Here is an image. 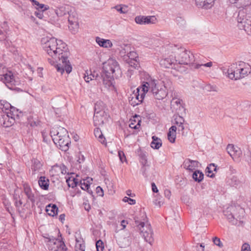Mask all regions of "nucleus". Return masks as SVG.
<instances>
[{
    "label": "nucleus",
    "instance_id": "obj_1",
    "mask_svg": "<svg viewBox=\"0 0 251 251\" xmlns=\"http://www.w3.org/2000/svg\"><path fill=\"white\" fill-rule=\"evenodd\" d=\"M41 43L45 51L52 57L48 58L49 62L55 66L58 72L62 74L64 71L67 74L72 72V67L68 60L69 52L65 43L48 36L43 37Z\"/></svg>",
    "mask_w": 251,
    "mask_h": 251
},
{
    "label": "nucleus",
    "instance_id": "obj_2",
    "mask_svg": "<svg viewBox=\"0 0 251 251\" xmlns=\"http://www.w3.org/2000/svg\"><path fill=\"white\" fill-rule=\"evenodd\" d=\"M122 71L118 62L113 58H110L103 63L102 71L99 75L98 73L87 70L84 74V79L86 82L96 79L100 84H102L108 89H115L113 85L114 78L122 76Z\"/></svg>",
    "mask_w": 251,
    "mask_h": 251
},
{
    "label": "nucleus",
    "instance_id": "obj_3",
    "mask_svg": "<svg viewBox=\"0 0 251 251\" xmlns=\"http://www.w3.org/2000/svg\"><path fill=\"white\" fill-rule=\"evenodd\" d=\"M142 91L151 93L154 98L161 100L165 98L167 95L166 88L165 85L157 80L149 79L144 82L142 85Z\"/></svg>",
    "mask_w": 251,
    "mask_h": 251
},
{
    "label": "nucleus",
    "instance_id": "obj_4",
    "mask_svg": "<svg viewBox=\"0 0 251 251\" xmlns=\"http://www.w3.org/2000/svg\"><path fill=\"white\" fill-rule=\"evenodd\" d=\"M140 217L134 218L135 223L141 236L145 241L151 245L153 242V232L151 226L147 221V218L145 212L140 213Z\"/></svg>",
    "mask_w": 251,
    "mask_h": 251
},
{
    "label": "nucleus",
    "instance_id": "obj_5",
    "mask_svg": "<svg viewBox=\"0 0 251 251\" xmlns=\"http://www.w3.org/2000/svg\"><path fill=\"white\" fill-rule=\"evenodd\" d=\"M50 135L55 144L60 147L62 151H66L71 143L67 130L61 126L53 127L50 131Z\"/></svg>",
    "mask_w": 251,
    "mask_h": 251
},
{
    "label": "nucleus",
    "instance_id": "obj_6",
    "mask_svg": "<svg viewBox=\"0 0 251 251\" xmlns=\"http://www.w3.org/2000/svg\"><path fill=\"white\" fill-rule=\"evenodd\" d=\"M244 210L240 206L231 205L224 210V216L231 225L242 226L244 216Z\"/></svg>",
    "mask_w": 251,
    "mask_h": 251
},
{
    "label": "nucleus",
    "instance_id": "obj_7",
    "mask_svg": "<svg viewBox=\"0 0 251 251\" xmlns=\"http://www.w3.org/2000/svg\"><path fill=\"white\" fill-rule=\"evenodd\" d=\"M250 69L245 62L240 61L230 65L227 69V76L232 80H238L247 76Z\"/></svg>",
    "mask_w": 251,
    "mask_h": 251
},
{
    "label": "nucleus",
    "instance_id": "obj_8",
    "mask_svg": "<svg viewBox=\"0 0 251 251\" xmlns=\"http://www.w3.org/2000/svg\"><path fill=\"white\" fill-rule=\"evenodd\" d=\"M20 112L16 108H12L11 112L7 113L2 116L0 122L3 126L8 127L12 126L15 122L16 118L19 117Z\"/></svg>",
    "mask_w": 251,
    "mask_h": 251
},
{
    "label": "nucleus",
    "instance_id": "obj_9",
    "mask_svg": "<svg viewBox=\"0 0 251 251\" xmlns=\"http://www.w3.org/2000/svg\"><path fill=\"white\" fill-rule=\"evenodd\" d=\"M251 13H247L245 11L240 10L237 18V26L241 30H244L249 25V23L251 22Z\"/></svg>",
    "mask_w": 251,
    "mask_h": 251
},
{
    "label": "nucleus",
    "instance_id": "obj_10",
    "mask_svg": "<svg viewBox=\"0 0 251 251\" xmlns=\"http://www.w3.org/2000/svg\"><path fill=\"white\" fill-rule=\"evenodd\" d=\"M145 94V92L142 91L140 92V88L139 87L137 88L129 97L130 104L133 106L140 104L142 102Z\"/></svg>",
    "mask_w": 251,
    "mask_h": 251
},
{
    "label": "nucleus",
    "instance_id": "obj_11",
    "mask_svg": "<svg viewBox=\"0 0 251 251\" xmlns=\"http://www.w3.org/2000/svg\"><path fill=\"white\" fill-rule=\"evenodd\" d=\"M45 241L47 244V246L48 248V249L52 251L54 250H57L59 248H60L61 247H65V243L64 242L62 241L61 239H56L52 236H48V237H45Z\"/></svg>",
    "mask_w": 251,
    "mask_h": 251
},
{
    "label": "nucleus",
    "instance_id": "obj_12",
    "mask_svg": "<svg viewBox=\"0 0 251 251\" xmlns=\"http://www.w3.org/2000/svg\"><path fill=\"white\" fill-rule=\"evenodd\" d=\"M0 80L2 81L10 89H12L13 86H15L18 84L11 71H8L6 69L5 73H3L0 75Z\"/></svg>",
    "mask_w": 251,
    "mask_h": 251
},
{
    "label": "nucleus",
    "instance_id": "obj_13",
    "mask_svg": "<svg viewBox=\"0 0 251 251\" xmlns=\"http://www.w3.org/2000/svg\"><path fill=\"white\" fill-rule=\"evenodd\" d=\"M157 21V19L154 16L139 15L135 18V23L140 25L155 24Z\"/></svg>",
    "mask_w": 251,
    "mask_h": 251
},
{
    "label": "nucleus",
    "instance_id": "obj_14",
    "mask_svg": "<svg viewBox=\"0 0 251 251\" xmlns=\"http://www.w3.org/2000/svg\"><path fill=\"white\" fill-rule=\"evenodd\" d=\"M226 150L228 153L235 161H238L242 156V153L241 149L233 145H228L226 147Z\"/></svg>",
    "mask_w": 251,
    "mask_h": 251
},
{
    "label": "nucleus",
    "instance_id": "obj_15",
    "mask_svg": "<svg viewBox=\"0 0 251 251\" xmlns=\"http://www.w3.org/2000/svg\"><path fill=\"white\" fill-rule=\"evenodd\" d=\"M177 60L173 55L162 58L160 61V65L165 68H174L176 67Z\"/></svg>",
    "mask_w": 251,
    "mask_h": 251
},
{
    "label": "nucleus",
    "instance_id": "obj_16",
    "mask_svg": "<svg viewBox=\"0 0 251 251\" xmlns=\"http://www.w3.org/2000/svg\"><path fill=\"white\" fill-rule=\"evenodd\" d=\"M195 61V60H194ZM213 65V63L211 61L208 62L206 63H199L198 62H194L192 63L189 62V68L191 70L192 69H197L199 70V71H208L209 70V69L205 70L204 69V68H211Z\"/></svg>",
    "mask_w": 251,
    "mask_h": 251
},
{
    "label": "nucleus",
    "instance_id": "obj_17",
    "mask_svg": "<svg viewBox=\"0 0 251 251\" xmlns=\"http://www.w3.org/2000/svg\"><path fill=\"white\" fill-rule=\"evenodd\" d=\"M132 241V237L130 233H128L126 236H121L118 238L117 243L120 248H125L131 244Z\"/></svg>",
    "mask_w": 251,
    "mask_h": 251
},
{
    "label": "nucleus",
    "instance_id": "obj_18",
    "mask_svg": "<svg viewBox=\"0 0 251 251\" xmlns=\"http://www.w3.org/2000/svg\"><path fill=\"white\" fill-rule=\"evenodd\" d=\"M23 187L24 192L27 197V202L30 201L32 204H34L35 196L30 187L27 184H24Z\"/></svg>",
    "mask_w": 251,
    "mask_h": 251
},
{
    "label": "nucleus",
    "instance_id": "obj_19",
    "mask_svg": "<svg viewBox=\"0 0 251 251\" xmlns=\"http://www.w3.org/2000/svg\"><path fill=\"white\" fill-rule=\"evenodd\" d=\"M215 0H195L196 6L199 8L208 9L211 8Z\"/></svg>",
    "mask_w": 251,
    "mask_h": 251
},
{
    "label": "nucleus",
    "instance_id": "obj_20",
    "mask_svg": "<svg viewBox=\"0 0 251 251\" xmlns=\"http://www.w3.org/2000/svg\"><path fill=\"white\" fill-rule=\"evenodd\" d=\"M179 56L177 57V62L179 64L188 65L187 50L185 49L181 48L178 49Z\"/></svg>",
    "mask_w": 251,
    "mask_h": 251
},
{
    "label": "nucleus",
    "instance_id": "obj_21",
    "mask_svg": "<svg viewBox=\"0 0 251 251\" xmlns=\"http://www.w3.org/2000/svg\"><path fill=\"white\" fill-rule=\"evenodd\" d=\"M93 179L92 178L87 177L86 179H83L79 181V185L81 188L83 190H87L88 193H92V191L89 190V188L90 184L92 183Z\"/></svg>",
    "mask_w": 251,
    "mask_h": 251
},
{
    "label": "nucleus",
    "instance_id": "obj_22",
    "mask_svg": "<svg viewBox=\"0 0 251 251\" xmlns=\"http://www.w3.org/2000/svg\"><path fill=\"white\" fill-rule=\"evenodd\" d=\"M70 8V7L68 5H62L57 7L55 10V12L57 16L62 17L67 14H69V12L71 11Z\"/></svg>",
    "mask_w": 251,
    "mask_h": 251
},
{
    "label": "nucleus",
    "instance_id": "obj_23",
    "mask_svg": "<svg viewBox=\"0 0 251 251\" xmlns=\"http://www.w3.org/2000/svg\"><path fill=\"white\" fill-rule=\"evenodd\" d=\"M96 41L100 47L103 48H111L113 46L111 41L108 39H104L97 37L96 38Z\"/></svg>",
    "mask_w": 251,
    "mask_h": 251
},
{
    "label": "nucleus",
    "instance_id": "obj_24",
    "mask_svg": "<svg viewBox=\"0 0 251 251\" xmlns=\"http://www.w3.org/2000/svg\"><path fill=\"white\" fill-rule=\"evenodd\" d=\"M12 108H15L12 106L9 102L4 100H0V109L6 114L7 113L11 112Z\"/></svg>",
    "mask_w": 251,
    "mask_h": 251
},
{
    "label": "nucleus",
    "instance_id": "obj_25",
    "mask_svg": "<svg viewBox=\"0 0 251 251\" xmlns=\"http://www.w3.org/2000/svg\"><path fill=\"white\" fill-rule=\"evenodd\" d=\"M176 127L175 126H172L170 128L169 132L167 134L168 139L169 141L173 143L175 142L176 138Z\"/></svg>",
    "mask_w": 251,
    "mask_h": 251
},
{
    "label": "nucleus",
    "instance_id": "obj_26",
    "mask_svg": "<svg viewBox=\"0 0 251 251\" xmlns=\"http://www.w3.org/2000/svg\"><path fill=\"white\" fill-rule=\"evenodd\" d=\"M58 209V207L54 204H49L46 206V212L50 216L56 215L57 214Z\"/></svg>",
    "mask_w": 251,
    "mask_h": 251
},
{
    "label": "nucleus",
    "instance_id": "obj_27",
    "mask_svg": "<svg viewBox=\"0 0 251 251\" xmlns=\"http://www.w3.org/2000/svg\"><path fill=\"white\" fill-rule=\"evenodd\" d=\"M38 184L42 189L47 190L49 186V180L45 176H41L39 179Z\"/></svg>",
    "mask_w": 251,
    "mask_h": 251
},
{
    "label": "nucleus",
    "instance_id": "obj_28",
    "mask_svg": "<svg viewBox=\"0 0 251 251\" xmlns=\"http://www.w3.org/2000/svg\"><path fill=\"white\" fill-rule=\"evenodd\" d=\"M228 183L230 186L235 187H240L242 184L241 181L235 176H231L228 180Z\"/></svg>",
    "mask_w": 251,
    "mask_h": 251
},
{
    "label": "nucleus",
    "instance_id": "obj_29",
    "mask_svg": "<svg viewBox=\"0 0 251 251\" xmlns=\"http://www.w3.org/2000/svg\"><path fill=\"white\" fill-rule=\"evenodd\" d=\"M217 166L215 165V164L212 163L209 164L205 169V173L207 176L211 178H213L214 177V174L213 173L214 171H216Z\"/></svg>",
    "mask_w": 251,
    "mask_h": 251
},
{
    "label": "nucleus",
    "instance_id": "obj_30",
    "mask_svg": "<svg viewBox=\"0 0 251 251\" xmlns=\"http://www.w3.org/2000/svg\"><path fill=\"white\" fill-rule=\"evenodd\" d=\"M152 141L151 143V146L154 149H159L162 146V141L160 139L155 136L152 137Z\"/></svg>",
    "mask_w": 251,
    "mask_h": 251
},
{
    "label": "nucleus",
    "instance_id": "obj_31",
    "mask_svg": "<svg viewBox=\"0 0 251 251\" xmlns=\"http://www.w3.org/2000/svg\"><path fill=\"white\" fill-rule=\"evenodd\" d=\"M103 114H94L93 117L94 124L95 126H100L103 124Z\"/></svg>",
    "mask_w": 251,
    "mask_h": 251
},
{
    "label": "nucleus",
    "instance_id": "obj_32",
    "mask_svg": "<svg viewBox=\"0 0 251 251\" xmlns=\"http://www.w3.org/2000/svg\"><path fill=\"white\" fill-rule=\"evenodd\" d=\"M192 177L195 181L199 183L203 179L204 174L200 170H196L193 173Z\"/></svg>",
    "mask_w": 251,
    "mask_h": 251
},
{
    "label": "nucleus",
    "instance_id": "obj_33",
    "mask_svg": "<svg viewBox=\"0 0 251 251\" xmlns=\"http://www.w3.org/2000/svg\"><path fill=\"white\" fill-rule=\"evenodd\" d=\"M103 108L104 104L103 102L101 101H97L95 105L94 114H104Z\"/></svg>",
    "mask_w": 251,
    "mask_h": 251
},
{
    "label": "nucleus",
    "instance_id": "obj_34",
    "mask_svg": "<svg viewBox=\"0 0 251 251\" xmlns=\"http://www.w3.org/2000/svg\"><path fill=\"white\" fill-rule=\"evenodd\" d=\"M94 134L101 144L104 145L106 144L105 138L103 136L101 130L99 128L97 127L94 130Z\"/></svg>",
    "mask_w": 251,
    "mask_h": 251
},
{
    "label": "nucleus",
    "instance_id": "obj_35",
    "mask_svg": "<svg viewBox=\"0 0 251 251\" xmlns=\"http://www.w3.org/2000/svg\"><path fill=\"white\" fill-rule=\"evenodd\" d=\"M120 14H126L128 12V6L125 4H118L112 7Z\"/></svg>",
    "mask_w": 251,
    "mask_h": 251
},
{
    "label": "nucleus",
    "instance_id": "obj_36",
    "mask_svg": "<svg viewBox=\"0 0 251 251\" xmlns=\"http://www.w3.org/2000/svg\"><path fill=\"white\" fill-rule=\"evenodd\" d=\"M66 182L69 187L74 188L78 184L79 181L78 179L70 176L66 179Z\"/></svg>",
    "mask_w": 251,
    "mask_h": 251
},
{
    "label": "nucleus",
    "instance_id": "obj_37",
    "mask_svg": "<svg viewBox=\"0 0 251 251\" xmlns=\"http://www.w3.org/2000/svg\"><path fill=\"white\" fill-rule=\"evenodd\" d=\"M131 50L130 45L126 44L124 45L123 47H122V49L120 51V54L125 57V59L126 58L129 52Z\"/></svg>",
    "mask_w": 251,
    "mask_h": 251
},
{
    "label": "nucleus",
    "instance_id": "obj_38",
    "mask_svg": "<svg viewBox=\"0 0 251 251\" xmlns=\"http://www.w3.org/2000/svg\"><path fill=\"white\" fill-rule=\"evenodd\" d=\"M32 163L31 169L34 174H35L36 171L40 170L42 166V164L39 160L35 159L32 160Z\"/></svg>",
    "mask_w": 251,
    "mask_h": 251
},
{
    "label": "nucleus",
    "instance_id": "obj_39",
    "mask_svg": "<svg viewBox=\"0 0 251 251\" xmlns=\"http://www.w3.org/2000/svg\"><path fill=\"white\" fill-rule=\"evenodd\" d=\"M175 120L176 124L178 126V130L183 131L184 129L183 126L184 120L183 117L180 116H176Z\"/></svg>",
    "mask_w": 251,
    "mask_h": 251
},
{
    "label": "nucleus",
    "instance_id": "obj_40",
    "mask_svg": "<svg viewBox=\"0 0 251 251\" xmlns=\"http://www.w3.org/2000/svg\"><path fill=\"white\" fill-rule=\"evenodd\" d=\"M69 28L72 34L76 33L79 28L78 22L74 21L73 23H69Z\"/></svg>",
    "mask_w": 251,
    "mask_h": 251
},
{
    "label": "nucleus",
    "instance_id": "obj_41",
    "mask_svg": "<svg viewBox=\"0 0 251 251\" xmlns=\"http://www.w3.org/2000/svg\"><path fill=\"white\" fill-rule=\"evenodd\" d=\"M125 59H132L133 60H138V54L136 51L132 50H131L129 52L126 58Z\"/></svg>",
    "mask_w": 251,
    "mask_h": 251
},
{
    "label": "nucleus",
    "instance_id": "obj_42",
    "mask_svg": "<svg viewBox=\"0 0 251 251\" xmlns=\"http://www.w3.org/2000/svg\"><path fill=\"white\" fill-rule=\"evenodd\" d=\"M68 22L69 23H73L74 22H78V18L76 16V14L75 12H72L71 11H70L69 14H68Z\"/></svg>",
    "mask_w": 251,
    "mask_h": 251
},
{
    "label": "nucleus",
    "instance_id": "obj_43",
    "mask_svg": "<svg viewBox=\"0 0 251 251\" xmlns=\"http://www.w3.org/2000/svg\"><path fill=\"white\" fill-rule=\"evenodd\" d=\"M34 6L37 10H42V11H44L49 9V6L44 4H41L38 1L36 2V3L34 5Z\"/></svg>",
    "mask_w": 251,
    "mask_h": 251
},
{
    "label": "nucleus",
    "instance_id": "obj_44",
    "mask_svg": "<svg viewBox=\"0 0 251 251\" xmlns=\"http://www.w3.org/2000/svg\"><path fill=\"white\" fill-rule=\"evenodd\" d=\"M200 165L198 161L192 160L189 159V170H195Z\"/></svg>",
    "mask_w": 251,
    "mask_h": 251
},
{
    "label": "nucleus",
    "instance_id": "obj_45",
    "mask_svg": "<svg viewBox=\"0 0 251 251\" xmlns=\"http://www.w3.org/2000/svg\"><path fill=\"white\" fill-rule=\"evenodd\" d=\"M187 65L185 64H179L178 63L176 62V67L174 68L175 69L177 70L179 72H185L187 70Z\"/></svg>",
    "mask_w": 251,
    "mask_h": 251
},
{
    "label": "nucleus",
    "instance_id": "obj_46",
    "mask_svg": "<svg viewBox=\"0 0 251 251\" xmlns=\"http://www.w3.org/2000/svg\"><path fill=\"white\" fill-rule=\"evenodd\" d=\"M96 246L97 251H103L104 249V245L103 242L101 240L97 241Z\"/></svg>",
    "mask_w": 251,
    "mask_h": 251
},
{
    "label": "nucleus",
    "instance_id": "obj_47",
    "mask_svg": "<svg viewBox=\"0 0 251 251\" xmlns=\"http://www.w3.org/2000/svg\"><path fill=\"white\" fill-rule=\"evenodd\" d=\"M126 60L130 66L134 68L138 67L139 63L138 60H133L132 59H126Z\"/></svg>",
    "mask_w": 251,
    "mask_h": 251
},
{
    "label": "nucleus",
    "instance_id": "obj_48",
    "mask_svg": "<svg viewBox=\"0 0 251 251\" xmlns=\"http://www.w3.org/2000/svg\"><path fill=\"white\" fill-rule=\"evenodd\" d=\"M130 251H143V250L138 243H135L131 247Z\"/></svg>",
    "mask_w": 251,
    "mask_h": 251
},
{
    "label": "nucleus",
    "instance_id": "obj_49",
    "mask_svg": "<svg viewBox=\"0 0 251 251\" xmlns=\"http://www.w3.org/2000/svg\"><path fill=\"white\" fill-rule=\"evenodd\" d=\"M251 5V0H240L241 8L249 6Z\"/></svg>",
    "mask_w": 251,
    "mask_h": 251
},
{
    "label": "nucleus",
    "instance_id": "obj_50",
    "mask_svg": "<svg viewBox=\"0 0 251 251\" xmlns=\"http://www.w3.org/2000/svg\"><path fill=\"white\" fill-rule=\"evenodd\" d=\"M155 205L160 207L163 204V201L159 196H157L156 198L154 201Z\"/></svg>",
    "mask_w": 251,
    "mask_h": 251
},
{
    "label": "nucleus",
    "instance_id": "obj_51",
    "mask_svg": "<svg viewBox=\"0 0 251 251\" xmlns=\"http://www.w3.org/2000/svg\"><path fill=\"white\" fill-rule=\"evenodd\" d=\"M125 202H128L130 205H133L135 204L136 201L135 200L129 198L127 197H125L123 200Z\"/></svg>",
    "mask_w": 251,
    "mask_h": 251
},
{
    "label": "nucleus",
    "instance_id": "obj_52",
    "mask_svg": "<svg viewBox=\"0 0 251 251\" xmlns=\"http://www.w3.org/2000/svg\"><path fill=\"white\" fill-rule=\"evenodd\" d=\"M118 156L121 161L123 163L125 161H126V157L124 152L122 151H118Z\"/></svg>",
    "mask_w": 251,
    "mask_h": 251
},
{
    "label": "nucleus",
    "instance_id": "obj_53",
    "mask_svg": "<svg viewBox=\"0 0 251 251\" xmlns=\"http://www.w3.org/2000/svg\"><path fill=\"white\" fill-rule=\"evenodd\" d=\"M213 242L215 245L219 246V247H222L223 246V244L221 243L220 238H219L218 237H214L213 239Z\"/></svg>",
    "mask_w": 251,
    "mask_h": 251
},
{
    "label": "nucleus",
    "instance_id": "obj_54",
    "mask_svg": "<svg viewBox=\"0 0 251 251\" xmlns=\"http://www.w3.org/2000/svg\"><path fill=\"white\" fill-rule=\"evenodd\" d=\"M231 4H234L238 8H241L240 0H227Z\"/></svg>",
    "mask_w": 251,
    "mask_h": 251
},
{
    "label": "nucleus",
    "instance_id": "obj_55",
    "mask_svg": "<svg viewBox=\"0 0 251 251\" xmlns=\"http://www.w3.org/2000/svg\"><path fill=\"white\" fill-rule=\"evenodd\" d=\"M206 89L208 91H217V87L215 85L208 84L206 86Z\"/></svg>",
    "mask_w": 251,
    "mask_h": 251
},
{
    "label": "nucleus",
    "instance_id": "obj_56",
    "mask_svg": "<svg viewBox=\"0 0 251 251\" xmlns=\"http://www.w3.org/2000/svg\"><path fill=\"white\" fill-rule=\"evenodd\" d=\"M241 251H251L250 246L248 243H244L241 248Z\"/></svg>",
    "mask_w": 251,
    "mask_h": 251
},
{
    "label": "nucleus",
    "instance_id": "obj_57",
    "mask_svg": "<svg viewBox=\"0 0 251 251\" xmlns=\"http://www.w3.org/2000/svg\"><path fill=\"white\" fill-rule=\"evenodd\" d=\"M43 12L44 11H42V10H41V11L38 10V11H35V16L37 17H38V18L41 19L44 17Z\"/></svg>",
    "mask_w": 251,
    "mask_h": 251
},
{
    "label": "nucleus",
    "instance_id": "obj_58",
    "mask_svg": "<svg viewBox=\"0 0 251 251\" xmlns=\"http://www.w3.org/2000/svg\"><path fill=\"white\" fill-rule=\"evenodd\" d=\"M140 121H139L138 122V123L135 125L133 123L131 122L129 124V127L131 128L138 129L140 126Z\"/></svg>",
    "mask_w": 251,
    "mask_h": 251
},
{
    "label": "nucleus",
    "instance_id": "obj_59",
    "mask_svg": "<svg viewBox=\"0 0 251 251\" xmlns=\"http://www.w3.org/2000/svg\"><path fill=\"white\" fill-rule=\"evenodd\" d=\"M59 168L62 174H66V173H67L68 169L64 165H61V166H59Z\"/></svg>",
    "mask_w": 251,
    "mask_h": 251
},
{
    "label": "nucleus",
    "instance_id": "obj_60",
    "mask_svg": "<svg viewBox=\"0 0 251 251\" xmlns=\"http://www.w3.org/2000/svg\"><path fill=\"white\" fill-rule=\"evenodd\" d=\"M96 191H97V193L99 195V196H103V190L100 186H98L96 188Z\"/></svg>",
    "mask_w": 251,
    "mask_h": 251
},
{
    "label": "nucleus",
    "instance_id": "obj_61",
    "mask_svg": "<svg viewBox=\"0 0 251 251\" xmlns=\"http://www.w3.org/2000/svg\"><path fill=\"white\" fill-rule=\"evenodd\" d=\"M196 249L197 251H204V245L202 243L200 245H198L196 246Z\"/></svg>",
    "mask_w": 251,
    "mask_h": 251
},
{
    "label": "nucleus",
    "instance_id": "obj_62",
    "mask_svg": "<svg viewBox=\"0 0 251 251\" xmlns=\"http://www.w3.org/2000/svg\"><path fill=\"white\" fill-rule=\"evenodd\" d=\"M164 195L166 198H167L168 199H170L171 196V192L170 190L168 189H165L164 190Z\"/></svg>",
    "mask_w": 251,
    "mask_h": 251
},
{
    "label": "nucleus",
    "instance_id": "obj_63",
    "mask_svg": "<svg viewBox=\"0 0 251 251\" xmlns=\"http://www.w3.org/2000/svg\"><path fill=\"white\" fill-rule=\"evenodd\" d=\"M7 38V36L4 34L3 31L0 29V40H5Z\"/></svg>",
    "mask_w": 251,
    "mask_h": 251
},
{
    "label": "nucleus",
    "instance_id": "obj_64",
    "mask_svg": "<svg viewBox=\"0 0 251 251\" xmlns=\"http://www.w3.org/2000/svg\"><path fill=\"white\" fill-rule=\"evenodd\" d=\"M67 250V249L66 247V246L65 245V247H61L60 248H59L57 250H54L52 251H66Z\"/></svg>",
    "mask_w": 251,
    "mask_h": 251
}]
</instances>
